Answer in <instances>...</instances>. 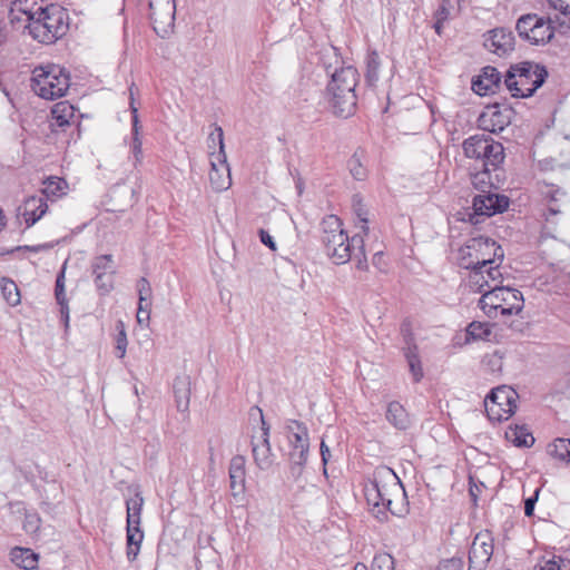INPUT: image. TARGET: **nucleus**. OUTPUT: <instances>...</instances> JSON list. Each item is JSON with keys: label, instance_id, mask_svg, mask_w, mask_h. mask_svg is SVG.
I'll return each mask as SVG.
<instances>
[{"label": "nucleus", "instance_id": "obj_1", "mask_svg": "<svg viewBox=\"0 0 570 570\" xmlns=\"http://www.w3.org/2000/svg\"><path fill=\"white\" fill-rule=\"evenodd\" d=\"M504 252L495 240L484 236H476L470 238L460 247L458 263L460 267L472 271L470 282L476 286V292H482L483 283L488 284L483 269L488 265H494L497 261L502 262Z\"/></svg>", "mask_w": 570, "mask_h": 570}, {"label": "nucleus", "instance_id": "obj_2", "mask_svg": "<svg viewBox=\"0 0 570 570\" xmlns=\"http://www.w3.org/2000/svg\"><path fill=\"white\" fill-rule=\"evenodd\" d=\"M358 71L353 66L341 67L331 73L327 85L331 106L336 116L347 118L356 109L357 96L355 88L358 83Z\"/></svg>", "mask_w": 570, "mask_h": 570}, {"label": "nucleus", "instance_id": "obj_3", "mask_svg": "<svg viewBox=\"0 0 570 570\" xmlns=\"http://www.w3.org/2000/svg\"><path fill=\"white\" fill-rule=\"evenodd\" d=\"M548 76L544 66L525 60L509 67L503 85L512 97L529 98L546 82Z\"/></svg>", "mask_w": 570, "mask_h": 570}, {"label": "nucleus", "instance_id": "obj_4", "mask_svg": "<svg viewBox=\"0 0 570 570\" xmlns=\"http://www.w3.org/2000/svg\"><path fill=\"white\" fill-rule=\"evenodd\" d=\"M320 240L325 255L336 265L346 264L352 259V238L343 229L336 215H326L320 224Z\"/></svg>", "mask_w": 570, "mask_h": 570}, {"label": "nucleus", "instance_id": "obj_5", "mask_svg": "<svg viewBox=\"0 0 570 570\" xmlns=\"http://www.w3.org/2000/svg\"><path fill=\"white\" fill-rule=\"evenodd\" d=\"M65 18L66 13L58 6L40 7L28 16L27 29L35 40L47 45L53 43L67 30Z\"/></svg>", "mask_w": 570, "mask_h": 570}, {"label": "nucleus", "instance_id": "obj_6", "mask_svg": "<svg viewBox=\"0 0 570 570\" xmlns=\"http://www.w3.org/2000/svg\"><path fill=\"white\" fill-rule=\"evenodd\" d=\"M523 304L520 291L499 285L487 289L479 301V306L490 318H497L499 313L503 316L519 314Z\"/></svg>", "mask_w": 570, "mask_h": 570}, {"label": "nucleus", "instance_id": "obj_7", "mask_svg": "<svg viewBox=\"0 0 570 570\" xmlns=\"http://www.w3.org/2000/svg\"><path fill=\"white\" fill-rule=\"evenodd\" d=\"M69 87L70 76L60 66H39L32 71L31 88L35 94L43 99H58L66 95Z\"/></svg>", "mask_w": 570, "mask_h": 570}, {"label": "nucleus", "instance_id": "obj_8", "mask_svg": "<svg viewBox=\"0 0 570 570\" xmlns=\"http://www.w3.org/2000/svg\"><path fill=\"white\" fill-rule=\"evenodd\" d=\"M399 487H401V481L391 468L377 466L364 489L367 503L377 508L383 507L395 514L391 508V490H397Z\"/></svg>", "mask_w": 570, "mask_h": 570}, {"label": "nucleus", "instance_id": "obj_9", "mask_svg": "<svg viewBox=\"0 0 570 570\" xmlns=\"http://www.w3.org/2000/svg\"><path fill=\"white\" fill-rule=\"evenodd\" d=\"M462 148L468 158H474L482 161V167L497 169L504 159V148L501 142L495 141L489 135H473L466 138Z\"/></svg>", "mask_w": 570, "mask_h": 570}, {"label": "nucleus", "instance_id": "obj_10", "mask_svg": "<svg viewBox=\"0 0 570 570\" xmlns=\"http://www.w3.org/2000/svg\"><path fill=\"white\" fill-rule=\"evenodd\" d=\"M519 37L534 46L550 42L554 37V27L550 18L527 13L521 16L515 23Z\"/></svg>", "mask_w": 570, "mask_h": 570}, {"label": "nucleus", "instance_id": "obj_11", "mask_svg": "<svg viewBox=\"0 0 570 570\" xmlns=\"http://www.w3.org/2000/svg\"><path fill=\"white\" fill-rule=\"evenodd\" d=\"M509 204L510 200L504 195L490 191L476 195L472 202V212H466L462 220L472 225L481 224L485 218L507 210Z\"/></svg>", "mask_w": 570, "mask_h": 570}, {"label": "nucleus", "instance_id": "obj_12", "mask_svg": "<svg viewBox=\"0 0 570 570\" xmlns=\"http://www.w3.org/2000/svg\"><path fill=\"white\" fill-rule=\"evenodd\" d=\"M518 393L508 386L493 389L484 400L485 411L491 421L508 420L517 410Z\"/></svg>", "mask_w": 570, "mask_h": 570}, {"label": "nucleus", "instance_id": "obj_13", "mask_svg": "<svg viewBox=\"0 0 570 570\" xmlns=\"http://www.w3.org/2000/svg\"><path fill=\"white\" fill-rule=\"evenodd\" d=\"M297 433L287 435L289 452V470L291 474L297 479L302 475L307 463L309 452V434L305 424H296Z\"/></svg>", "mask_w": 570, "mask_h": 570}, {"label": "nucleus", "instance_id": "obj_14", "mask_svg": "<svg viewBox=\"0 0 570 570\" xmlns=\"http://www.w3.org/2000/svg\"><path fill=\"white\" fill-rule=\"evenodd\" d=\"M150 17L155 32L161 38H168L174 33L176 0L159 2L153 0L149 2Z\"/></svg>", "mask_w": 570, "mask_h": 570}, {"label": "nucleus", "instance_id": "obj_15", "mask_svg": "<svg viewBox=\"0 0 570 570\" xmlns=\"http://www.w3.org/2000/svg\"><path fill=\"white\" fill-rule=\"evenodd\" d=\"M494 549V538L490 530L475 534L469 551V570H485Z\"/></svg>", "mask_w": 570, "mask_h": 570}, {"label": "nucleus", "instance_id": "obj_16", "mask_svg": "<svg viewBox=\"0 0 570 570\" xmlns=\"http://www.w3.org/2000/svg\"><path fill=\"white\" fill-rule=\"evenodd\" d=\"M514 114L513 108L508 105H488L478 118V126L489 132L502 131L511 124Z\"/></svg>", "mask_w": 570, "mask_h": 570}, {"label": "nucleus", "instance_id": "obj_17", "mask_svg": "<svg viewBox=\"0 0 570 570\" xmlns=\"http://www.w3.org/2000/svg\"><path fill=\"white\" fill-rule=\"evenodd\" d=\"M540 193L547 203L546 223L557 225V216L563 214L569 205L567 191L554 184L543 183Z\"/></svg>", "mask_w": 570, "mask_h": 570}, {"label": "nucleus", "instance_id": "obj_18", "mask_svg": "<svg viewBox=\"0 0 570 570\" xmlns=\"http://www.w3.org/2000/svg\"><path fill=\"white\" fill-rule=\"evenodd\" d=\"M50 114L49 127L52 132H66L68 128L79 125L76 109L67 100L55 104Z\"/></svg>", "mask_w": 570, "mask_h": 570}, {"label": "nucleus", "instance_id": "obj_19", "mask_svg": "<svg viewBox=\"0 0 570 570\" xmlns=\"http://www.w3.org/2000/svg\"><path fill=\"white\" fill-rule=\"evenodd\" d=\"M515 38L507 28H495L484 35V47L493 53L502 57L514 50Z\"/></svg>", "mask_w": 570, "mask_h": 570}, {"label": "nucleus", "instance_id": "obj_20", "mask_svg": "<svg viewBox=\"0 0 570 570\" xmlns=\"http://www.w3.org/2000/svg\"><path fill=\"white\" fill-rule=\"evenodd\" d=\"M504 87L502 76L495 67L485 66L480 73L472 79L471 88L479 96L494 94Z\"/></svg>", "mask_w": 570, "mask_h": 570}, {"label": "nucleus", "instance_id": "obj_21", "mask_svg": "<svg viewBox=\"0 0 570 570\" xmlns=\"http://www.w3.org/2000/svg\"><path fill=\"white\" fill-rule=\"evenodd\" d=\"M255 410L258 411L261 415V422H262V434L259 441H256V438L254 436L252 440V452L254 456V461L256 465L261 470H266L272 465V450H271V443H269V425L265 422L264 415L261 409L255 407Z\"/></svg>", "mask_w": 570, "mask_h": 570}, {"label": "nucleus", "instance_id": "obj_22", "mask_svg": "<svg viewBox=\"0 0 570 570\" xmlns=\"http://www.w3.org/2000/svg\"><path fill=\"white\" fill-rule=\"evenodd\" d=\"M209 181L216 191H223L230 187V169L226 155L215 156V153L210 154Z\"/></svg>", "mask_w": 570, "mask_h": 570}, {"label": "nucleus", "instance_id": "obj_23", "mask_svg": "<svg viewBox=\"0 0 570 570\" xmlns=\"http://www.w3.org/2000/svg\"><path fill=\"white\" fill-rule=\"evenodd\" d=\"M48 210V204L43 196H30L19 207V215L26 222L27 227L35 225Z\"/></svg>", "mask_w": 570, "mask_h": 570}, {"label": "nucleus", "instance_id": "obj_24", "mask_svg": "<svg viewBox=\"0 0 570 570\" xmlns=\"http://www.w3.org/2000/svg\"><path fill=\"white\" fill-rule=\"evenodd\" d=\"M405 346L403 347V354L407 362L410 373L413 377L414 383H419L423 379V367L419 355L417 345L414 342L412 333L404 335Z\"/></svg>", "mask_w": 570, "mask_h": 570}, {"label": "nucleus", "instance_id": "obj_25", "mask_svg": "<svg viewBox=\"0 0 570 570\" xmlns=\"http://www.w3.org/2000/svg\"><path fill=\"white\" fill-rule=\"evenodd\" d=\"M245 462L243 455H235L229 463V487L234 497L245 491Z\"/></svg>", "mask_w": 570, "mask_h": 570}, {"label": "nucleus", "instance_id": "obj_26", "mask_svg": "<svg viewBox=\"0 0 570 570\" xmlns=\"http://www.w3.org/2000/svg\"><path fill=\"white\" fill-rule=\"evenodd\" d=\"M386 421L400 431H405L411 425V419L405 407L397 401L387 404L385 412Z\"/></svg>", "mask_w": 570, "mask_h": 570}, {"label": "nucleus", "instance_id": "obj_27", "mask_svg": "<svg viewBox=\"0 0 570 570\" xmlns=\"http://www.w3.org/2000/svg\"><path fill=\"white\" fill-rule=\"evenodd\" d=\"M318 61L330 76L333 71L340 70L341 67H345L340 48L333 45H325L320 49Z\"/></svg>", "mask_w": 570, "mask_h": 570}, {"label": "nucleus", "instance_id": "obj_28", "mask_svg": "<svg viewBox=\"0 0 570 570\" xmlns=\"http://www.w3.org/2000/svg\"><path fill=\"white\" fill-rule=\"evenodd\" d=\"M127 532V550L126 554L129 561L136 560L137 556L139 554L140 544L144 539V532L140 528V525H127L126 527Z\"/></svg>", "mask_w": 570, "mask_h": 570}, {"label": "nucleus", "instance_id": "obj_29", "mask_svg": "<svg viewBox=\"0 0 570 570\" xmlns=\"http://www.w3.org/2000/svg\"><path fill=\"white\" fill-rule=\"evenodd\" d=\"M505 439L519 448H530L534 443L533 435L524 425H510L505 431Z\"/></svg>", "mask_w": 570, "mask_h": 570}, {"label": "nucleus", "instance_id": "obj_30", "mask_svg": "<svg viewBox=\"0 0 570 570\" xmlns=\"http://www.w3.org/2000/svg\"><path fill=\"white\" fill-rule=\"evenodd\" d=\"M11 560L19 568L31 570L37 567L38 556L28 548H14L11 551Z\"/></svg>", "mask_w": 570, "mask_h": 570}, {"label": "nucleus", "instance_id": "obj_31", "mask_svg": "<svg viewBox=\"0 0 570 570\" xmlns=\"http://www.w3.org/2000/svg\"><path fill=\"white\" fill-rule=\"evenodd\" d=\"M144 498L140 492H136L134 498L126 501L127 525H140Z\"/></svg>", "mask_w": 570, "mask_h": 570}, {"label": "nucleus", "instance_id": "obj_32", "mask_svg": "<svg viewBox=\"0 0 570 570\" xmlns=\"http://www.w3.org/2000/svg\"><path fill=\"white\" fill-rule=\"evenodd\" d=\"M381 60L376 50L368 51L366 56L365 80L368 86H375L380 77Z\"/></svg>", "mask_w": 570, "mask_h": 570}, {"label": "nucleus", "instance_id": "obj_33", "mask_svg": "<svg viewBox=\"0 0 570 570\" xmlns=\"http://www.w3.org/2000/svg\"><path fill=\"white\" fill-rule=\"evenodd\" d=\"M364 151L356 150L347 161V167L354 179L363 181L367 177V169L363 165Z\"/></svg>", "mask_w": 570, "mask_h": 570}, {"label": "nucleus", "instance_id": "obj_34", "mask_svg": "<svg viewBox=\"0 0 570 570\" xmlns=\"http://www.w3.org/2000/svg\"><path fill=\"white\" fill-rule=\"evenodd\" d=\"M548 453L562 461L570 463V439L558 438L548 446Z\"/></svg>", "mask_w": 570, "mask_h": 570}, {"label": "nucleus", "instance_id": "obj_35", "mask_svg": "<svg viewBox=\"0 0 570 570\" xmlns=\"http://www.w3.org/2000/svg\"><path fill=\"white\" fill-rule=\"evenodd\" d=\"M91 272L94 276L116 273L112 255L105 254L95 257L91 262Z\"/></svg>", "mask_w": 570, "mask_h": 570}, {"label": "nucleus", "instance_id": "obj_36", "mask_svg": "<svg viewBox=\"0 0 570 570\" xmlns=\"http://www.w3.org/2000/svg\"><path fill=\"white\" fill-rule=\"evenodd\" d=\"M45 187L41 190V195L43 196L46 202L50 198H56L61 195L63 186H66V181L62 178L58 177H49L43 181Z\"/></svg>", "mask_w": 570, "mask_h": 570}, {"label": "nucleus", "instance_id": "obj_37", "mask_svg": "<svg viewBox=\"0 0 570 570\" xmlns=\"http://www.w3.org/2000/svg\"><path fill=\"white\" fill-rule=\"evenodd\" d=\"M353 255L352 257L357 259L356 268L361 271L367 269V258L364 250V238L356 234L352 237Z\"/></svg>", "mask_w": 570, "mask_h": 570}, {"label": "nucleus", "instance_id": "obj_38", "mask_svg": "<svg viewBox=\"0 0 570 570\" xmlns=\"http://www.w3.org/2000/svg\"><path fill=\"white\" fill-rule=\"evenodd\" d=\"M131 111H132V144H131V150H132V154L136 158V160H139L141 155H142V150H141V140L139 138V130H140V125H139V120H138V115H137V108H135L132 105H131Z\"/></svg>", "mask_w": 570, "mask_h": 570}, {"label": "nucleus", "instance_id": "obj_39", "mask_svg": "<svg viewBox=\"0 0 570 570\" xmlns=\"http://www.w3.org/2000/svg\"><path fill=\"white\" fill-rule=\"evenodd\" d=\"M534 570H570V559L560 556H553L549 560L539 562Z\"/></svg>", "mask_w": 570, "mask_h": 570}, {"label": "nucleus", "instance_id": "obj_40", "mask_svg": "<svg viewBox=\"0 0 570 570\" xmlns=\"http://www.w3.org/2000/svg\"><path fill=\"white\" fill-rule=\"evenodd\" d=\"M1 291L9 305L16 306L20 303V293L13 281L3 278L1 282Z\"/></svg>", "mask_w": 570, "mask_h": 570}, {"label": "nucleus", "instance_id": "obj_41", "mask_svg": "<svg viewBox=\"0 0 570 570\" xmlns=\"http://www.w3.org/2000/svg\"><path fill=\"white\" fill-rule=\"evenodd\" d=\"M116 273L94 276V283L100 295H107L114 289V276Z\"/></svg>", "mask_w": 570, "mask_h": 570}, {"label": "nucleus", "instance_id": "obj_42", "mask_svg": "<svg viewBox=\"0 0 570 570\" xmlns=\"http://www.w3.org/2000/svg\"><path fill=\"white\" fill-rule=\"evenodd\" d=\"M117 335H116V355L119 358H124L126 355V348H127V334L125 331V325L121 321H118L116 324Z\"/></svg>", "mask_w": 570, "mask_h": 570}, {"label": "nucleus", "instance_id": "obj_43", "mask_svg": "<svg viewBox=\"0 0 570 570\" xmlns=\"http://www.w3.org/2000/svg\"><path fill=\"white\" fill-rule=\"evenodd\" d=\"M491 334L487 324L472 322L466 327V336L473 340H484Z\"/></svg>", "mask_w": 570, "mask_h": 570}, {"label": "nucleus", "instance_id": "obj_44", "mask_svg": "<svg viewBox=\"0 0 570 570\" xmlns=\"http://www.w3.org/2000/svg\"><path fill=\"white\" fill-rule=\"evenodd\" d=\"M353 208H354V213L358 219V223L361 224L360 228L362 229L364 235H367L368 234L367 210L364 207V205L362 204L361 199L357 198V196H354V198H353Z\"/></svg>", "mask_w": 570, "mask_h": 570}, {"label": "nucleus", "instance_id": "obj_45", "mask_svg": "<svg viewBox=\"0 0 570 570\" xmlns=\"http://www.w3.org/2000/svg\"><path fill=\"white\" fill-rule=\"evenodd\" d=\"M208 147L210 149H215L216 147L218 148V154H215V156L226 155L224 145V132L219 126H216L214 131L209 134Z\"/></svg>", "mask_w": 570, "mask_h": 570}, {"label": "nucleus", "instance_id": "obj_46", "mask_svg": "<svg viewBox=\"0 0 570 570\" xmlns=\"http://www.w3.org/2000/svg\"><path fill=\"white\" fill-rule=\"evenodd\" d=\"M492 167H489V169L483 168L482 171H479L472 176V185L476 189H481L483 193H485L484 188L490 185V177L489 174L491 171Z\"/></svg>", "mask_w": 570, "mask_h": 570}, {"label": "nucleus", "instance_id": "obj_47", "mask_svg": "<svg viewBox=\"0 0 570 570\" xmlns=\"http://www.w3.org/2000/svg\"><path fill=\"white\" fill-rule=\"evenodd\" d=\"M55 296L57 299V303H62L67 301L66 292H65V267L59 272L56 278V286H55Z\"/></svg>", "mask_w": 570, "mask_h": 570}, {"label": "nucleus", "instance_id": "obj_48", "mask_svg": "<svg viewBox=\"0 0 570 570\" xmlns=\"http://www.w3.org/2000/svg\"><path fill=\"white\" fill-rule=\"evenodd\" d=\"M464 561L460 557H453L440 562L436 570H462Z\"/></svg>", "mask_w": 570, "mask_h": 570}, {"label": "nucleus", "instance_id": "obj_49", "mask_svg": "<svg viewBox=\"0 0 570 570\" xmlns=\"http://www.w3.org/2000/svg\"><path fill=\"white\" fill-rule=\"evenodd\" d=\"M150 306H151L150 301H147V302L139 301L138 311H137V322L140 325L148 323L149 316H150Z\"/></svg>", "mask_w": 570, "mask_h": 570}, {"label": "nucleus", "instance_id": "obj_50", "mask_svg": "<svg viewBox=\"0 0 570 570\" xmlns=\"http://www.w3.org/2000/svg\"><path fill=\"white\" fill-rule=\"evenodd\" d=\"M137 291H138V295H139V301H141V302L150 301L151 287H150L149 282L147 281V278L141 277L137 282Z\"/></svg>", "mask_w": 570, "mask_h": 570}, {"label": "nucleus", "instance_id": "obj_51", "mask_svg": "<svg viewBox=\"0 0 570 570\" xmlns=\"http://www.w3.org/2000/svg\"><path fill=\"white\" fill-rule=\"evenodd\" d=\"M40 518L37 513H27L23 521V529L29 533H35L39 530Z\"/></svg>", "mask_w": 570, "mask_h": 570}, {"label": "nucleus", "instance_id": "obj_52", "mask_svg": "<svg viewBox=\"0 0 570 570\" xmlns=\"http://www.w3.org/2000/svg\"><path fill=\"white\" fill-rule=\"evenodd\" d=\"M498 263H495V265H488V269H483V275H484V278L485 281L488 282V284L483 283V287L484 286H488L489 288L492 287L490 284H489V279L490 281H497L498 277L501 276V273L499 271V265L501 264L500 261H497ZM485 289L483 288V291L481 293H484Z\"/></svg>", "mask_w": 570, "mask_h": 570}, {"label": "nucleus", "instance_id": "obj_53", "mask_svg": "<svg viewBox=\"0 0 570 570\" xmlns=\"http://www.w3.org/2000/svg\"><path fill=\"white\" fill-rule=\"evenodd\" d=\"M550 7L560 11L562 14H570V0H547Z\"/></svg>", "mask_w": 570, "mask_h": 570}, {"label": "nucleus", "instance_id": "obj_54", "mask_svg": "<svg viewBox=\"0 0 570 570\" xmlns=\"http://www.w3.org/2000/svg\"><path fill=\"white\" fill-rule=\"evenodd\" d=\"M450 1L449 0H442V3L438 8V10L434 13V18L438 21H445L449 18L450 14Z\"/></svg>", "mask_w": 570, "mask_h": 570}, {"label": "nucleus", "instance_id": "obj_55", "mask_svg": "<svg viewBox=\"0 0 570 570\" xmlns=\"http://www.w3.org/2000/svg\"><path fill=\"white\" fill-rule=\"evenodd\" d=\"M52 247H53L52 243H45V244L35 245V246H28V245L18 246L13 250H29V252H33V253H39L42 250H49Z\"/></svg>", "mask_w": 570, "mask_h": 570}, {"label": "nucleus", "instance_id": "obj_56", "mask_svg": "<svg viewBox=\"0 0 570 570\" xmlns=\"http://www.w3.org/2000/svg\"><path fill=\"white\" fill-rule=\"evenodd\" d=\"M538 495H539V490H537L533 495H531L528 499H525V501H524V514L527 517L533 515L534 505H535V503L538 501Z\"/></svg>", "mask_w": 570, "mask_h": 570}, {"label": "nucleus", "instance_id": "obj_57", "mask_svg": "<svg viewBox=\"0 0 570 570\" xmlns=\"http://www.w3.org/2000/svg\"><path fill=\"white\" fill-rule=\"evenodd\" d=\"M261 242L267 246L271 250H276V243L274 238L269 235V233L265 229H259L258 232Z\"/></svg>", "mask_w": 570, "mask_h": 570}, {"label": "nucleus", "instance_id": "obj_58", "mask_svg": "<svg viewBox=\"0 0 570 570\" xmlns=\"http://www.w3.org/2000/svg\"><path fill=\"white\" fill-rule=\"evenodd\" d=\"M320 451H321V459H322V463H323V472L326 475L327 474L326 464L328 463L331 452H330V448L326 445L324 440L321 441Z\"/></svg>", "mask_w": 570, "mask_h": 570}, {"label": "nucleus", "instance_id": "obj_59", "mask_svg": "<svg viewBox=\"0 0 570 570\" xmlns=\"http://www.w3.org/2000/svg\"><path fill=\"white\" fill-rule=\"evenodd\" d=\"M60 305L61 320L63 321L66 330L69 326V306L68 302L58 303Z\"/></svg>", "mask_w": 570, "mask_h": 570}, {"label": "nucleus", "instance_id": "obj_60", "mask_svg": "<svg viewBox=\"0 0 570 570\" xmlns=\"http://www.w3.org/2000/svg\"><path fill=\"white\" fill-rule=\"evenodd\" d=\"M296 424H304L301 421L297 420H288L285 426L287 435H293L295 432L297 433V426Z\"/></svg>", "mask_w": 570, "mask_h": 570}, {"label": "nucleus", "instance_id": "obj_61", "mask_svg": "<svg viewBox=\"0 0 570 570\" xmlns=\"http://www.w3.org/2000/svg\"><path fill=\"white\" fill-rule=\"evenodd\" d=\"M434 30L438 35H441V30H442V27H443V21H438L435 20L434 22Z\"/></svg>", "mask_w": 570, "mask_h": 570}, {"label": "nucleus", "instance_id": "obj_62", "mask_svg": "<svg viewBox=\"0 0 570 570\" xmlns=\"http://www.w3.org/2000/svg\"><path fill=\"white\" fill-rule=\"evenodd\" d=\"M381 258H382V252L375 253L373 255V265H379Z\"/></svg>", "mask_w": 570, "mask_h": 570}, {"label": "nucleus", "instance_id": "obj_63", "mask_svg": "<svg viewBox=\"0 0 570 570\" xmlns=\"http://www.w3.org/2000/svg\"><path fill=\"white\" fill-rule=\"evenodd\" d=\"M4 227V220L2 215V209L0 208V230Z\"/></svg>", "mask_w": 570, "mask_h": 570}, {"label": "nucleus", "instance_id": "obj_64", "mask_svg": "<svg viewBox=\"0 0 570 570\" xmlns=\"http://www.w3.org/2000/svg\"><path fill=\"white\" fill-rule=\"evenodd\" d=\"M135 394L138 395V389L135 386Z\"/></svg>", "mask_w": 570, "mask_h": 570}]
</instances>
